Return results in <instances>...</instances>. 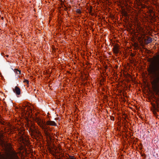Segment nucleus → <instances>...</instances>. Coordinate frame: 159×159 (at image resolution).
I'll return each mask as SVG.
<instances>
[{
	"instance_id": "nucleus-18",
	"label": "nucleus",
	"mask_w": 159,
	"mask_h": 159,
	"mask_svg": "<svg viewBox=\"0 0 159 159\" xmlns=\"http://www.w3.org/2000/svg\"><path fill=\"white\" fill-rule=\"evenodd\" d=\"M64 7H66V5H64Z\"/></svg>"
},
{
	"instance_id": "nucleus-17",
	"label": "nucleus",
	"mask_w": 159,
	"mask_h": 159,
	"mask_svg": "<svg viewBox=\"0 0 159 159\" xmlns=\"http://www.w3.org/2000/svg\"><path fill=\"white\" fill-rule=\"evenodd\" d=\"M6 56L7 57H8V55H6Z\"/></svg>"
},
{
	"instance_id": "nucleus-4",
	"label": "nucleus",
	"mask_w": 159,
	"mask_h": 159,
	"mask_svg": "<svg viewBox=\"0 0 159 159\" xmlns=\"http://www.w3.org/2000/svg\"><path fill=\"white\" fill-rule=\"evenodd\" d=\"M13 92L15 93L16 95H20L21 93L20 89L19 88L16 86L14 89H13Z\"/></svg>"
},
{
	"instance_id": "nucleus-14",
	"label": "nucleus",
	"mask_w": 159,
	"mask_h": 159,
	"mask_svg": "<svg viewBox=\"0 0 159 159\" xmlns=\"http://www.w3.org/2000/svg\"><path fill=\"white\" fill-rule=\"evenodd\" d=\"M71 7V6L70 5H69L68 7H66V8L65 9L66 11L67 10V8H70Z\"/></svg>"
},
{
	"instance_id": "nucleus-3",
	"label": "nucleus",
	"mask_w": 159,
	"mask_h": 159,
	"mask_svg": "<svg viewBox=\"0 0 159 159\" xmlns=\"http://www.w3.org/2000/svg\"><path fill=\"white\" fill-rule=\"evenodd\" d=\"M31 132V135L34 137H39V135L40 134V132L37 131L35 128L32 129L30 128V129Z\"/></svg>"
},
{
	"instance_id": "nucleus-16",
	"label": "nucleus",
	"mask_w": 159,
	"mask_h": 159,
	"mask_svg": "<svg viewBox=\"0 0 159 159\" xmlns=\"http://www.w3.org/2000/svg\"><path fill=\"white\" fill-rule=\"evenodd\" d=\"M107 66H106L105 67V69H107Z\"/></svg>"
},
{
	"instance_id": "nucleus-7",
	"label": "nucleus",
	"mask_w": 159,
	"mask_h": 159,
	"mask_svg": "<svg viewBox=\"0 0 159 159\" xmlns=\"http://www.w3.org/2000/svg\"><path fill=\"white\" fill-rule=\"evenodd\" d=\"M18 157L15 152H14L13 155L11 156L9 159H18Z\"/></svg>"
},
{
	"instance_id": "nucleus-13",
	"label": "nucleus",
	"mask_w": 159,
	"mask_h": 159,
	"mask_svg": "<svg viewBox=\"0 0 159 159\" xmlns=\"http://www.w3.org/2000/svg\"><path fill=\"white\" fill-rule=\"evenodd\" d=\"M24 82H26L27 84H28L29 83V81L28 80H27L26 79L24 80Z\"/></svg>"
},
{
	"instance_id": "nucleus-8",
	"label": "nucleus",
	"mask_w": 159,
	"mask_h": 159,
	"mask_svg": "<svg viewBox=\"0 0 159 159\" xmlns=\"http://www.w3.org/2000/svg\"><path fill=\"white\" fill-rule=\"evenodd\" d=\"M113 51L114 52L116 53H117L119 52V50L117 47L115 46L113 48Z\"/></svg>"
},
{
	"instance_id": "nucleus-10",
	"label": "nucleus",
	"mask_w": 159,
	"mask_h": 159,
	"mask_svg": "<svg viewBox=\"0 0 159 159\" xmlns=\"http://www.w3.org/2000/svg\"><path fill=\"white\" fill-rule=\"evenodd\" d=\"M16 72L17 74H20V70H18V69H16Z\"/></svg>"
},
{
	"instance_id": "nucleus-12",
	"label": "nucleus",
	"mask_w": 159,
	"mask_h": 159,
	"mask_svg": "<svg viewBox=\"0 0 159 159\" xmlns=\"http://www.w3.org/2000/svg\"><path fill=\"white\" fill-rule=\"evenodd\" d=\"M69 158L70 159H75V157L74 156H69Z\"/></svg>"
},
{
	"instance_id": "nucleus-9",
	"label": "nucleus",
	"mask_w": 159,
	"mask_h": 159,
	"mask_svg": "<svg viewBox=\"0 0 159 159\" xmlns=\"http://www.w3.org/2000/svg\"><path fill=\"white\" fill-rule=\"evenodd\" d=\"M30 129L31 128L32 129H34L35 128V126L34 125V124L33 123H31L30 125Z\"/></svg>"
},
{
	"instance_id": "nucleus-1",
	"label": "nucleus",
	"mask_w": 159,
	"mask_h": 159,
	"mask_svg": "<svg viewBox=\"0 0 159 159\" xmlns=\"http://www.w3.org/2000/svg\"><path fill=\"white\" fill-rule=\"evenodd\" d=\"M148 70L154 79L153 85L159 89V61L152 62Z\"/></svg>"
},
{
	"instance_id": "nucleus-5",
	"label": "nucleus",
	"mask_w": 159,
	"mask_h": 159,
	"mask_svg": "<svg viewBox=\"0 0 159 159\" xmlns=\"http://www.w3.org/2000/svg\"><path fill=\"white\" fill-rule=\"evenodd\" d=\"M46 125L56 126L57 125V124L54 121L48 120L47 121L46 123H45V124L44 125L45 126Z\"/></svg>"
},
{
	"instance_id": "nucleus-2",
	"label": "nucleus",
	"mask_w": 159,
	"mask_h": 159,
	"mask_svg": "<svg viewBox=\"0 0 159 159\" xmlns=\"http://www.w3.org/2000/svg\"><path fill=\"white\" fill-rule=\"evenodd\" d=\"M35 121L41 128L43 129H44L45 135L47 137H50V133L46 130L47 128L46 126L44 125L45 124V122L38 117H36L35 118Z\"/></svg>"
},
{
	"instance_id": "nucleus-19",
	"label": "nucleus",
	"mask_w": 159,
	"mask_h": 159,
	"mask_svg": "<svg viewBox=\"0 0 159 159\" xmlns=\"http://www.w3.org/2000/svg\"><path fill=\"white\" fill-rule=\"evenodd\" d=\"M64 1H65V0H64Z\"/></svg>"
},
{
	"instance_id": "nucleus-6",
	"label": "nucleus",
	"mask_w": 159,
	"mask_h": 159,
	"mask_svg": "<svg viewBox=\"0 0 159 159\" xmlns=\"http://www.w3.org/2000/svg\"><path fill=\"white\" fill-rule=\"evenodd\" d=\"M144 41L145 44H148L152 42V39L151 37H149L147 39H145Z\"/></svg>"
},
{
	"instance_id": "nucleus-15",
	"label": "nucleus",
	"mask_w": 159,
	"mask_h": 159,
	"mask_svg": "<svg viewBox=\"0 0 159 159\" xmlns=\"http://www.w3.org/2000/svg\"><path fill=\"white\" fill-rule=\"evenodd\" d=\"M59 1L61 2L62 4L63 3V1L62 0H59Z\"/></svg>"
},
{
	"instance_id": "nucleus-11",
	"label": "nucleus",
	"mask_w": 159,
	"mask_h": 159,
	"mask_svg": "<svg viewBox=\"0 0 159 159\" xmlns=\"http://www.w3.org/2000/svg\"><path fill=\"white\" fill-rule=\"evenodd\" d=\"M76 12L79 14H80L81 13V11L80 9H77L76 10Z\"/></svg>"
}]
</instances>
